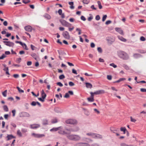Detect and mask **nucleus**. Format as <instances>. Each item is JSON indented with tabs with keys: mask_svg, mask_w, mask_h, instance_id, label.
<instances>
[{
	"mask_svg": "<svg viewBox=\"0 0 146 146\" xmlns=\"http://www.w3.org/2000/svg\"><path fill=\"white\" fill-rule=\"evenodd\" d=\"M67 138L70 140L76 141L81 139V137L79 135L70 134L67 136Z\"/></svg>",
	"mask_w": 146,
	"mask_h": 146,
	"instance_id": "nucleus-1",
	"label": "nucleus"
},
{
	"mask_svg": "<svg viewBox=\"0 0 146 146\" xmlns=\"http://www.w3.org/2000/svg\"><path fill=\"white\" fill-rule=\"evenodd\" d=\"M118 56L124 60H127L129 58V56L125 52L122 51H119L117 52Z\"/></svg>",
	"mask_w": 146,
	"mask_h": 146,
	"instance_id": "nucleus-2",
	"label": "nucleus"
},
{
	"mask_svg": "<svg viewBox=\"0 0 146 146\" xmlns=\"http://www.w3.org/2000/svg\"><path fill=\"white\" fill-rule=\"evenodd\" d=\"M65 122L67 124H70L73 125H76L77 123V122L76 119H69L66 120Z\"/></svg>",
	"mask_w": 146,
	"mask_h": 146,
	"instance_id": "nucleus-3",
	"label": "nucleus"
},
{
	"mask_svg": "<svg viewBox=\"0 0 146 146\" xmlns=\"http://www.w3.org/2000/svg\"><path fill=\"white\" fill-rule=\"evenodd\" d=\"M59 21L62 25L64 26L67 27H69L71 25V24L69 23L63 19L60 20Z\"/></svg>",
	"mask_w": 146,
	"mask_h": 146,
	"instance_id": "nucleus-4",
	"label": "nucleus"
},
{
	"mask_svg": "<svg viewBox=\"0 0 146 146\" xmlns=\"http://www.w3.org/2000/svg\"><path fill=\"white\" fill-rule=\"evenodd\" d=\"M32 135L35 138L39 139L44 137L45 136V135L44 134L35 133H32Z\"/></svg>",
	"mask_w": 146,
	"mask_h": 146,
	"instance_id": "nucleus-5",
	"label": "nucleus"
},
{
	"mask_svg": "<svg viewBox=\"0 0 146 146\" xmlns=\"http://www.w3.org/2000/svg\"><path fill=\"white\" fill-rule=\"evenodd\" d=\"M74 146H90V145L87 143L78 142L76 143Z\"/></svg>",
	"mask_w": 146,
	"mask_h": 146,
	"instance_id": "nucleus-6",
	"label": "nucleus"
},
{
	"mask_svg": "<svg viewBox=\"0 0 146 146\" xmlns=\"http://www.w3.org/2000/svg\"><path fill=\"white\" fill-rule=\"evenodd\" d=\"M19 116L21 117H29L30 115L27 112H23L19 114Z\"/></svg>",
	"mask_w": 146,
	"mask_h": 146,
	"instance_id": "nucleus-7",
	"label": "nucleus"
},
{
	"mask_svg": "<svg viewBox=\"0 0 146 146\" xmlns=\"http://www.w3.org/2000/svg\"><path fill=\"white\" fill-rule=\"evenodd\" d=\"M3 42L5 43V44L9 47H13L14 45V43L10 41H3Z\"/></svg>",
	"mask_w": 146,
	"mask_h": 146,
	"instance_id": "nucleus-8",
	"label": "nucleus"
},
{
	"mask_svg": "<svg viewBox=\"0 0 146 146\" xmlns=\"http://www.w3.org/2000/svg\"><path fill=\"white\" fill-rule=\"evenodd\" d=\"M63 36L66 39H69L70 38V35L69 33L67 31H65L63 33Z\"/></svg>",
	"mask_w": 146,
	"mask_h": 146,
	"instance_id": "nucleus-9",
	"label": "nucleus"
},
{
	"mask_svg": "<svg viewBox=\"0 0 146 146\" xmlns=\"http://www.w3.org/2000/svg\"><path fill=\"white\" fill-rule=\"evenodd\" d=\"M80 128L78 126H75L71 128V131L72 132H76L78 131Z\"/></svg>",
	"mask_w": 146,
	"mask_h": 146,
	"instance_id": "nucleus-10",
	"label": "nucleus"
},
{
	"mask_svg": "<svg viewBox=\"0 0 146 146\" xmlns=\"http://www.w3.org/2000/svg\"><path fill=\"white\" fill-rule=\"evenodd\" d=\"M116 31L119 33L121 35H124L123 31L120 28L118 27H116L115 28Z\"/></svg>",
	"mask_w": 146,
	"mask_h": 146,
	"instance_id": "nucleus-11",
	"label": "nucleus"
},
{
	"mask_svg": "<svg viewBox=\"0 0 146 146\" xmlns=\"http://www.w3.org/2000/svg\"><path fill=\"white\" fill-rule=\"evenodd\" d=\"M40 125L38 124H35L31 125V128L33 129H36L40 127Z\"/></svg>",
	"mask_w": 146,
	"mask_h": 146,
	"instance_id": "nucleus-12",
	"label": "nucleus"
},
{
	"mask_svg": "<svg viewBox=\"0 0 146 146\" xmlns=\"http://www.w3.org/2000/svg\"><path fill=\"white\" fill-rule=\"evenodd\" d=\"M103 137L102 135L98 133H95L94 139H102Z\"/></svg>",
	"mask_w": 146,
	"mask_h": 146,
	"instance_id": "nucleus-13",
	"label": "nucleus"
},
{
	"mask_svg": "<svg viewBox=\"0 0 146 146\" xmlns=\"http://www.w3.org/2000/svg\"><path fill=\"white\" fill-rule=\"evenodd\" d=\"M62 127L60 126L58 127H54L50 129V131L51 132L57 131L60 129H62Z\"/></svg>",
	"mask_w": 146,
	"mask_h": 146,
	"instance_id": "nucleus-14",
	"label": "nucleus"
},
{
	"mask_svg": "<svg viewBox=\"0 0 146 146\" xmlns=\"http://www.w3.org/2000/svg\"><path fill=\"white\" fill-rule=\"evenodd\" d=\"M25 30L28 32H31L32 30V27L30 26H25Z\"/></svg>",
	"mask_w": 146,
	"mask_h": 146,
	"instance_id": "nucleus-15",
	"label": "nucleus"
},
{
	"mask_svg": "<svg viewBox=\"0 0 146 146\" xmlns=\"http://www.w3.org/2000/svg\"><path fill=\"white\" fill-rule=\"evenodd\" d=\"M86 134L87 136L91 137L92 138H94L95 133L90 132L86 133Z\"/></svg>",
	"mask_w": 146,
	"mask_h": 146,
	"instance_id": "nucleus-16",
	"label": "nucleus"
},
{
	"mask_svg": "<svg viewBox=\"0 0 146 146\" xmlns=\"http://www.w3.org/2000/svg\"><path fill=\"white\" fill-rule=\"evenodd\" d=\"M103 93H104V90H98L94 92V94L96 95L100 94Z\"/></svg>",
	"mask_w": 146,
	"mask_h": 146,
	"instance_id": "nucleus-17",
	"label": "nucleus"
},
{
	"mask_svg": "<svg viewBox=\"0 0 146 146\" xmlns=\"http://www.w3.org/2000/svg\"><path fill=\"white\" fill-rule=\"evenodd\" d=\"M41 96L42 99H45L46 96V94L45 93L44 90H42L41 92Z\"/></svg>",
	"mask_w": 146,
	"mask_h": 146,
	"instance_id": "nucleus-18",
	"label": "nucleus"
},
{
	"mask_svg": "<svg viewBox=\"0 0 146 146\" xmlns=\"http://www.w3.org/2000/svg\"><path fill=\"white\" fill-rule=\"evenodd\" d=\"M133 56L135 58H137L142 57V55L139 54H135L133 55Z\"/></svg>",
	"mask_w": 146,
	"mask_h": 146,
	"instance_id": "nucleus-19",
	"label": "nucleus"
},
{
	"mask_svg": "<svg viewBox=\"0 0 146 146\" xmlns=\"http://www.w3.org/2000/svg\"><path fill=\"white\" fill-rule=\"evenodd\" d=\"M57 51L58 52V54L60 55H66V53L62 50H58Z\"/></svg>",
	"mask_w": 146,
	"mask_h": 146,
	"instance_id": "nucleus-20",
	"label": "nucleus"
},
{
	"mask_svg": "<svg viewBox=\"0 0 146 146\" xmlns=\"http://www.w3.org/2000/svg\"><path fill=\"white\" fill-rule=\"evenodd\" d=\"M86 86L87 88H91L92 87V85L89 83L86 82L85 83Z\"/></svg>",
	"mask_w": 146,
	"mask_h": 146,
	"instance_id": "nucleus-21",
	"label": "nucleus"
},
{
	"mask_svg": "<svg viewBox=\"0 0 146 146\" xmlns=\"http://www.w3.org/2000/svg\"><path fill=\"white\" fill-rule=\"evenodd\" d=\"M118 39L120 40L123 42H125L127 40L126 39L124 38H123L122 36H117Z\"/></svg>",
	"mask_w": 146,
	"mask_h": 146,
	"instance_id": "nucleus-22",
	"label": "nucleus"
},
{
	"mask_svg": "<svg viewBox=\"0 0 146 146\" xmlns=\"http://www.w3.org/2000/svg\"><path fill=\"white\" fill-rule=\"evenodd\" d=\"M120 146H136L132 145H128L124 143H121L120 144Z\"/></svg>",
	"mask_w": 146,
	"mask_h": 146,
	"instance_id": "nucleus-23",
	"label": "nucleus"
},
{
	"mask_svg": "<svg viewBox=\"0 0 146 146\" xmlns=\"http://www.w3.org/2000/svg\"><path fill=\"white\" fill-rule=\"evenodd\" d=\"M43 16L47 19H50L51 18L50 15L48 14H45Z\"/></svg>",
	"mask_w": 146,
	"mask_h": 146,
	"instance_id": "nucleus-24",
	"label": "nucleus"
},
{
	"mask_svg": "<svg viewBox=\"0 0 146 146\" xmlns=\"http://www.w3.org/2000/svg\"><path fill=\"white\" fill-rule=\"evenodd\" d=\"M68 4L69 5H70V7L71 9H73L74 8V6H73L74 3L73 2H69Z\"/></svg>",
	"mask_w": 146,
	"mask_h": 146,
	"instance_id": "nucleus-25",
	"label": "nucleus"
},
{
	"mask_svg": "<svg viewBox=\"0 0 146 146\" xmlns=\"http://www.w3.org/2000/svg\"><path fill=\"white\" fill-rule=\"evenodd\" d=\"M7 137L8 138V140H9L13 138H15V137L12 135H8Z\"/></svg>",
	"mask_w": 146,
	"mask_h": 146,
	"instance_id": "nucleus-26",
	"label": "nucleus"
},
{
	"mask_svg": "<svg viewBox=\"0 0 146 146\" xmlns=\"http://www.w3.org/2000/svg\"><path fill=\"white\" fill-rule=\"evenodd\" d=\"M87 99L88 101L89 102H94V98L92 97V98L90 97L89 98H88Z\"/></svg>",
	"mask_w": 146,
	"mask_h": 146,
	"instance_id": "nucleus-27",
	"label": "nucleus"
},
{
	"mask_svg": "<svg viewBox=\"0 0 146 146\" xmlns=\"http://www.w3.org/2000/svg\"><path fill=\"white\" fill-rule=\"evenodd\" d=\"M118 129H115L114 130H111V131L112 132L114 133H115L116 134V135L117 136H119V134L117 133H116L115 132L117 131H118Z\"/></svg>",
	"mask_w": 146,
	"mask_h": 146,
	"instance_id": "nucleus-28",
	"label": "nucleus"
},
{
	"mask_svg": "<svg viewBox=\"0 0 146 146\" xmlns=\"http://www.w3.org/2000/svg\"><path fill=\"white\" fill-rule=\"evenodd\" d=\"M31 56L35 60H36L37 59V56L36 54L35 53H32L31 54Z\"/></svg>",
	"mask_w": 146,
	"mask_h": 146,
	"instance_id": "nucleus-29",
	"label": "nucleus"
},
{
	"mask_svg": "<svg viewBox=\"0 0 146 146\" xmlns=\"http://www.w3.org/2000/svg\"><path fill=\"white\" fill-rule=\"evenodd\" d=\"M58 122V120L56 118H54L52 120L51 122L52 123H57Z\"/></svg>",
	"mask_w": 146,
	"mask_h": 146,
	"instance_id": "nucleus-30",
	"label": "nucleus"
},
{
	"mask_svg": "<svg viewBox=\"0 0 146 146\" xmlns=\"http://www.w3.org/2000/svg\"><path fill=\"white\" fill-rule=\"evenodd\" d=\"M42 124L43 125H46L48 124V121L47 119H43L42 121Z\"/></svg>",
	"mask_w": 146,
	"mask_h": 146,
	"instance_id": "nucleus-31",
	"label": "nucleus"
},
{
	"mask_svg": "<svg viewBox=\"0 0 146 146\" xmlns=\"http://www.w3.org/2000/svg\"><path fill=\"white\" fill-rule=\"evenodd\" d=\"M125 80H126V78H120L118 80L115 81V83H116V82L118 83V82H120L121 81Z\"/></svg>",
	"mask_w": 146,
	"mask_h": 146,
	"instance_id": "nucleus-32",
	"label": "nucleus"
},
{
	"mask_svg": "<svg viewBox=\"0 0 146 146\" xmlns=\"http://www.w3.org/2000/svg\"><path fill=\"white\" fill-rule=\"evenodd\" d=\"M4 110L5 111H9L8 108L6 105H4L3 106Z\"/></svg>",
	"mask_w": 146,
	"mask_h": 146,
	"instance_id": "nucleus-33",
	"label": "nucleus"
},
{
	"mask_svg": "<svg viewBox=\"0 0 146 146\" xmlns=\"http://www.w3.org/2000/svg\"><path fill=\"white\" fill-rule=\"evenodd\" d=\"M17 88L18 89L19 93H23L24 92V90H21L19 87L17 86Z\"/></svg>",
	"mask_w": 146,
	"mask_h": 146,
	"instance_id": "nucleus-34",
	"label": "nucleus"
},
{
	"mask_svg": "<svg viewBox=\"0 0 146 146\" xmlns=\"http://www.w3.org/2000/svg\"><path fill=\"white\" fill-rule=\"evenodd\" d=\"M138 52L142 54H144L146 53V50H139L138 51Z\"/></svg>",
	"mask_w": 146,
	"mask_h": 146,
	"instance_id": "nucleus-35",
	"label": "nucleus"
},
{
	"mask_svg": "<svg viewBox=\"0 0 146 146\" xmlns=\"http://www.w3.org/2000/svg\"><path fill=\"white\" fill-rule=\"evenodd\" d=\"M70 133H67L65 131L63 130V135H65L67 138V136L70 135Z\"/></svg>",
	"mask_w": 146,
	"mask_h": 146,
	"instance_id": "nucleus-36",
	"label": "nucleus"
},
{
	"mask_svg": "<svg viewBox=\"0 0 146 146\" xmlns=\"http://www.w3.org/2000/svg\"><path fill=\"white\" fill-rule=\"evenodd\" d=\"M97 3L98 5V7L100 9H101L102 8V6L101 5V3L100 1H98L97 2Z\"/></svg>",
	"mask_w": 146,
	"mask_h": 146,
	"instance_id": "nucleus-37",
	"label": "nucleus"
},
{
	"mask_svg": "<svg viewBox=\"0 0 146 146\" xmlns=\"http://www.w3.org/2000/svg\"><path fill=\"white\" fill-rule=\"evenodd\" d=\"M97 50H98V52L100 53H101L102 52V48L100 47H98L97 48Z\"/></svg>",
	"mask_w": 146,
	"mask_h": 146,
	"instance_id": "nucleus-38",
	"label": "nucleus"
},
{
	"mask_svg": "<svg viewBox=\"0 0 146 146\" xmlns=\"http://www.w3.org/2000/svg\"><path fill=\"white\" fill-rule=\"evenodd\" d=\"M7 90H5L2 92V94L4 97H6L7 96Z\"/></svg>",
	"mask_w": 146,
	"mask_h": 146,
	"instance_id": "nucleus-39",
	"label": "nucleus"
},
{
	"mask_svg": "<svg viewBox=\"0 0 146 146\" xmlns=\"http://www.w3.org/2000/svg\"><path fill=\"white\" fill-rule=\"evenodd\" d=\"M21 60V58H17L16 60V62L17 63H19Z\"/></svg>",
	"mask_w": 146,
	"mask_h": 146,
	"instance_id": "nucleus-40",
	"label": "nucleus"
},
{
	"mask_svg": "<svg viewBox=\"0 0 146 146\" xmlns=\"http://www.w3.org/2000/svg\"><path fill=\"white\" fill-rule=\"evenodd\" d=\"M65 78V77L64 74H62L60 75L59 76V78L60 79L62 80Z\"/></svg>",
	"mask_w": 146,
	"mask_h": 146,
	"instance_id": "nucleus-41",
	"label": "nucleus"
},
{
	"mask_svg": "<svg viewBox=\"0 0 146 146\" xmlns=\"http://www.w3.org/2000/svg\"><path fill=\"white\" fill-rule=\"evenodd\" d=\"M17 134L18 135H19L20 137L22 136V134L21 133L20 130H18L17 131Z\"/></svg>",
	"mask_w": 146,
	"mask_h": 146,
	"instance_id": "nucleus-42",
	"label": "nucleus"
},
{
	"mask_svg": "<svg viewBox=\"0 0 146 146\" xmlns=\"http://www.w3.org/2000/svg\"><path fill=\"white\" fill-rule=\"evenodd\" d=\"M13 76L15 78H17L19 77V75L18 74H15L13 75Z\"/></svg>",
	"mask_w": 146,
	"mask_h": 146,
	"instance_id": "nucleus-43",
	"label": "nucleus"
},
{
	"mask_svg": "<svg viewBox=\"0 0 146 146\" xmlns=\"http://www.w3.org/2000/svg\"><path fill=\"white\" fill-rule=\"evenodd\" d=\"M69 85L70 86H72L74 85V84L72 82H69Z\"/></svg>",
	"mask_w": 146,
	"mask_h": 146,
	"instance_id": "nucleus-44",
	"label": "nucleus"
},
{
	"mask_svg": "<svg viewBox=\"0 0 146 146\" xmlns=\"http://www.w3.org/2000/svg\"><path fill=\"white\" fill-rule=\"evenodd\" d=\"M140 39L141 41H145L146 40L145 38L143 36H141L140 37Z\"/></svg>",
	"mask_w": 146,
	"mask_h": 146,
	"instance_id": "nucleus-45",
	"label": "nucleus"
},
{
	"mask_svg": "<svg viewBox=\"0 0 146 146\" xmlns=\"http://www.w3.org/2000/svg\"><path fill=\"white\" fill-rule=\"evenodd\" d=\"M83 2L84 4H88L89 3V1L88 0H83Z\"/></svg>",
	"mask_w": 146,
	"mask_h": 146,
	"instance_id": "nucleus-46",
	"label": "nucleus"
},
{
	"mask_svg": "<svg viewBox=\"0 0 146 146\" xmlns=\"http://www.w3.org/2000/svg\"><path fill=\"white\" fill-rule=\"evenodd\" d=\"M76 31H78V34L79 35H80L81 34V29L80 28H77L76 29Z\"/></svg>",
	"mask_w": 146,
	"mask_h": 146,
	"instance_id": "nucleus-47",
	"label": "nucleus"
},
{
	"mask_svg": "<svg viewBox=\"0 0 146 146\" xmlns=\"http://www.w3.org/2000/svg\"><path fill=\"white\" fill-rule=\"evenodd\" d=\"M120 130L121 131H126V129L125 127H122L120 128Z\"/></svg>",
	"mask_w": 146,
	"mask_h": 146,
	"instance_id": "nucleus-48",
	"label": "nucleus"
},
{
	"mask_svg": "<svg viewBox=\"0 0 146 146\" xmlns=\"http://www.w3.org/2000/svg\"><path fill=\"white\" fill-rule=\"evenodd\" d=\"M15 42L16 43L20 44L21 46L23 47V44H24V43H23L22 42L19 41H16Z\"/></svg>",
	"mask_w": 146,
	"mask_h": 146,
	"instance_id": "nucleus-49",
	"label": "nucleus"
},
{
	"mask_svg": "<svg viewBox=\"0 0 146 146\" xmlns=\"http://www.w3.org/2000/svg\"><path fill=\"white\" fill-rule=\"evenodd\" d=\"M90 146H100V145L97 143H95L91 144Z\"/></svg>",
	"mask_w": 146,
	"mask_h": 146,
	"instance_id": "nucleus-50",
	"label": "nucleus"
},
{
	"mask_svg": "<svg viewBox=\"0 0 146 146\" xmlns=\"http://www.w3.org/2000/svg\"><path fill=\"white\" fill-rule=\"evenodd\" d=\"M107 17V16L106 15H104L103 17V18H102V21H105L106 20V18Z\"/></svg>",
	"mask_w": 146,
	"mask_h": 146,
	"instance_id": "nucleus-51",
	"label": "nucleus"
},
{
	"mask_svg": "<svg viewBox=\"0 0 146 146\" xmlns=\"http://www.w3.org/2000/svg\"><path fill=\"white\" fill-rule=\"evenodd\" d=\"M69 97V95L68 93H66L65 94V96H64V97L66 98H68Z\"/></svg>",
	"mask_w": 146,
	"mask_h": 146,
	"instance_id": "nucleus-52",
	"label": "nucleus"
},
{
	"mask_svg": "<svg viewBox=\"0 0 146 146\" xmlns=\"http://www.w3.org/2000/svg\"><path fill=\"white\" fill-rule=\"evenodd\" d=\"M110 66H112L115 68H116L117 67V65H115L113 63L110 64Z\"/></svg>",
	"mask_w": 146,
	"mask_h": 146,
	"instance_id": "nucleus-53",
	"label": "nucleus"
},
{
	"mask_svg": "<svg viewBox=\"0 0 146 146\" xmlns=\"http://www.w3.org/2000/svg\"><path fill=\"white\" fill-rule=\"evenodd\" d=\"M6 56L4 54H3L0 57V60H1L3 59L4 58L6 57Z\"/></svg>",
	"mask_w": 146,
	"mask_h": 146,
	"instance_id": "nucleus-54",
	"label": "nucleus"
},
{
	"mask_svg": "<svg viewBox=\"0 0 146 146\" xmlns=\"http://www.w3.org/2000/svg\"><path fill=\"white\" fill-rule=\"evenodd\" d=\"M36 102H35V101H33L32 102V103H31V105L33 106H35L36 105Z\"/></svg>",
	"mask_w": 146,
	"mask_h": 146,
	"instance_id": "nucleus-55",
	"label": "nucleus"
},
{
	"mask_svg": "<svg viewBox=\"0 0 146 146\" xmlns=\"http://www.w3.org/2000/svg\"><path fill=\"white\" fill-rule=\"evenodd\" d=\"M56 84L57 85H58L60 87H62L63 86L62 84L60 82H57Z\"/></svg>",
	"mask_w": 146,
	"mask_h": 146,
	"instance_id": "nucleus-56",
	"label": "nucleus"
},
{
	"mask_svg": "<svg viewBox=\"0 0 146 146\" xmlns=\"http://www.w3.org/2000/svg\"><path fill=\"white\" fill-rule=\"evenodd\" d=\"M130 119L131 121V122H135L136 121V120L135 119L133 118L132 117H130Z\"/></svg>",
	"mask_w": 146,
	"mask_h": 146,
	"instance_id": "nucleus-57",
	"label": "nucleus"
},
{
	"mask_svg": "<svg viewBox=\"0 0 146 146\" xmlns=\"http://www.w3.org/2000/svg\"><path fill=\"white\" fill-rule=\"evenodd\" d=\"M12 112L13 114V117H14L15 115V114L16 113V110H12Z\"/></svg>",
	"mask_w": 146,
	"mask_h": 146,
	"instance_id": "nucleus-58",
	"label": "nucleus"
},
{
	"mask_svg": "<svg viewBox=\"0 0 146 146\" xmlns=\"http://www.w3.org/2000/svg\"><path fill=\"white\" fill-rule=\"evenodd\" d=\"M59 15H60L62 13V10L61 9H59L58 11Z\"/></svg>",
	"mask_w": 146,
	"mask_h": 146,
	"instance_id": "nucleus-59",
	"label": "nucleus"
},
{
	"mask_svg": "<svg viewBox=\"0 0 146 146\" xmlns=\"http://www.w3.org/2000/svg\"><path fill=\"white\" fill-rule=\"evenodd\" d=\"M6 73L7 74H8L9 75H10V74H9V68H8V67H7V68H6Z\"/></svg>",
	"mask_w": 146,
	"mask_h": 146,
	"instance_id": "nucleus-60",
	"label": "nucleus"
},
{
	"mask_svg": "<svg viewBox=\"0 0 146 146\" xmlns=\"http://www.w3.org/2000/svg\"><path fill=\"white\" fill-rule=\"evenodd\" d=\"M96 19L97 21L99 20L100 19V17L99 15H97L96 16Z\"/></svg>",
	"mask_w": 146,
	"mask_h": 146,
	"instance_id": "nucleus-61",
	"label": "nucleus"
},
{
	"mask_svg": "<svg viewBox=\"0 0 146 146\" xmlns=\"http://www.w3.org/2000/svg\"><path fill=\"white\" fill-rule=\"evenodd\" d=\"M30 2V0H28L27 1H26L25 0H23V2L25 4H27Z\"/></svg>",
	"mask_w": 146,
	"mask_h": 146,
	"instance_id": "nucleus-62",
	"label": "nucleus"
},
{
	"mask_svg": "<svg viewBox=\"0 0 146 146\" xmlns=\"http://www.w3.org/2000/svg\"><path fill=\"white\" fill-rule=\"evenodd\" d=\"M81 19L83 21H85L86 20V19L85 17L83 16H82L81 17Z\"/></svg>",
	"mask_w": 146,
	"mask_h": 146,
	"instance_id": "nucleus-63",
	"label": "nucleus"
},
{
	"mask_svg": "<svg viewBox=\"0 0 146 146\" xmlns=\"http://www.w3.org/2000/svg\"><path fill=\"white\" fill-rule=\"evenodd\" d=\"M140 91L142 92H146V89L142 88L141 89Z\"/></svg>",
	"mask_w": 146,
	"mask_h": 146,
	"instance_id": "nucleus-64",
	"label": "nucleus"
}]
</instances>
